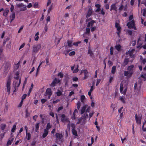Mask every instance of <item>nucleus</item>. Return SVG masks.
Segmentation results:
<instances>
[{"instance_id":"nucleus-1","label":"nucleus","mask_w":146,"mask_h":146,"mask_svg":"<svg viewBox=\"0 0 146 146\" xmlns=\"http://www.w3.org/2000/svg\"><path fill=\"white\" fill-rule=\"evenodd\" d=\"M15 80L13 82V85L15 90H17V88L19 86L21 83V79L19 78L18 76L15 77Z\"/></svg>"},{"instance_id":"nucleus-2","label":"nucleus","mask_w":146,"mask_h":146,"mask_svg":"<svg viewBox=\"0 0 146 146\" xmlns=\"http://www.w3.org/2000/svg\"><path fill=\"white\" fill-rule=\"evenodd\" d=\"M16 6L19 8L20 11H25L27 10V6L23 3L17 4Z\"/></svg>"},{"instance_id":"nucleus-3","label":"nucleus","mask_w":146,"mask_h":146,"mask_svg":"<svg viewBox=\"0 0 146 146\" xmlns=\"http://www.w3.org/2000/svg\"><path fill=\"white\" fill-rule=\"evenodd\" d=\"M88 115L87 113H85L84 115V116H82L78 120V122H77L78 124L80 123L82 124L84 123L86 120L88 118Z\"/></svg>"},{"instance_id":"nucleus-4","label":"nucleus","mask_w":146,"mask_h":146,"mask_svg":"<svg viewBox=\"0 0 146 146\" xmlns=\"http://www.w3.org/2000/svg\"><path fill=\"white\" fill-rule=\"evenodd\" d=\"M41 48V45L40 44H38L33 46L32 51L33 53H37Z\"/></svg>"},{"instance_id":"nucleus-5","label":"nucleus","mask_w":146,"mask_h":146,"mask_svg":"<svg viewBox=\"0 0 146 146\" xmlns=\"http://www.w3.org/2000/svg\"><path fill=\"white\" fill-rule=\"evenodd\" d=\"M11 79L10 78H9L7 80L6 84V87L7 89V92L8 93V94H10L11 91Z\"/></svg>"},{"instance_id":"nucleus-6","label":"nucleus","mask_w":146,"mask_h":146,"mask_svg":"<svg viewBox=\"0 0 146 146\" xmlns=\"http://www.w3.org/2000/svg\"><path fill=\"white\" fill-rule=\"evenodd\" d=\"M136 52L135 49H132L127 52L126 54L127 55H129L131 58H133L135 56Z\"/></svg>"},{"instance_id":"nucleus-7","label":"nucleus","mask_w":146,"mask_h":146,"mask_svg":"<svg viewBox=\"0 0 146 146\" xmlns=\"http://www.w3.org/2000/svg\"><path fill=\"white\" fill-rule=\"evenodd\" d=\"M10 67V65L8 63H6L4 67V70L3 73L4 76H6L7 74L9 71Z\"/></svg>"},{"instance_id":"nucleus-8","label":"nucleus","mask_w":146,"mask_h":146,"mask_svg":"<svg viewBox=\"0 0 146 146\" xmlns=\"http://www.w3.org/2000/svg\"><path fill=\"white\" fill-rule=\"evenodd\" d=\"M115 27L117 29V33L118 35V36L119 37V33L121 31V27L117 23H116L115 25Z\"/></svg>"},{"instance_id":"nucleus-9","label":"nucleus","mask_w":146,"mask_h":146,"mask_svg":"<svg viewBox=\"0 0 146 146\" xmlns=\"http://www.w3.org/2000/svg\"><path fill=\"white\" fill-rule=\"evenodd\" d=\"M124 2L123 1H122L121 5L120 7L119 8V10L120 11H121L123 9H124V10H125L126 9V7L127 5V1H126L125 2V5L124 4Z\"/></svg>"},{"instance_id":"nucleus-10","label":"nucleus","mask_w":146,"mask_h":146,"mask_svg":"<svg viewBox=\"0 0 146 146\" xmlns=\"http://www.w3.org/2000/svg\"><path fill=\"white\" fill-rule=\"evenodd\" d=\"M60 80L59 79L55 78V79L50 84V86L51 87L54 86L56 84L59 83Z\"/></svg>"},{"instance_id":"nucleus-11","label":"nucleus","mask_w":146,"mask_h":146,"mask_svg":"<svg viewBox=\"0 0 146 146\" xmlns=\"http://www.w3.org/2000/svg\"><path fill=\"white\" fill-rule=\"evenodd\" d=\"M52 93V92L50 88H48L46 90V96H48V98H50Z\"/></svg>"},{"instance_id":"nucleus-12","label":"nucleus","mask_w":146,"mask_h":146,"mask_svg":"<svg viewBox=\"0 0 146 146\" xmlns=\"http://www.w3.org/2000/svg\"><path fill=\"white\" fill-rule=\"evenodd\" d=\"M95 22L94 20H91L88 21L87 24V27L88 28L92 27L94 26V24Z\"/></svg>"},{"instance_id":"nucleus-13","label":"nucleus","mask_w":146,"mask_h":146,"mask_svg":"<svg viewBox=\"0 0 146 146\" xmlns=\"http://www.w3.org/2000/svg\"><path fill=\"white\" fill-rule=\"evenodd\" d=\"M135 118L137 123L140 124L141 123V116L140 115L137 116V114H136Z\"/></svg>"},{"instance_id":"nucleus-14","label":"nucleus","mask_w":146,"mask_h":146,"mask_svg":"<svg viewBox=\"0 0 146 146\" xmlns=\"http://www.w3.org/2000/svg\"><path fill=\"white\" fill-rule=\"evenodd\" d=\"M82 73H84V79H86L88 77V72L87 70H82L81 71L80 74H82Z\"/></svg>"},{"instance_id":"nucleus-15","label":"nucleus","mask_w":146,"mask_h":146,"mask_svg":"<svg viewBox=\"0 0 146 146\" xmlns=\"http://www.w3.org/2000/svg\"><path fill=\"white\" fill-rule=\"evenodd\" d=\"M134 25V20H131L130 22L128 23L127 24V26L129 29L132 28Z\"/></svg>"},{"instance_id":"nucleus-16","label":"nucleus","mask_w":146,"mask_h":146,"mask_svg":"<svg viewBox=\"0 0 146 146\" xmlns=\"http://www.w3.org/2000/svg\"><path fill=\"white\" fill-rule=\"evenodd\" d=\"M14 139V138L12 136H11L9 138L8 140L7 143V146H8L11 144Z\"/></svg>"},{"instance_id":"nucleus-17","label":"nucleus","mask_w":146,"mask_h":146,"mask_svg":"<svg viewBox=\"0 0 146 146\" xmlns=\"http://www.w3.org/2000/svg\"><path fill=\"white\" fill-rule=\"evenodd\" d=\"M133 73V72H129L128 70L127 71H125L124 72V75L125 76H127L128 77H130L132 74Z\"/></svg>"},{"instance_id":"nucleus-18","label":"nucleus","mask_w":146,"mask_h":146,"mask_svg":"<svg viewBox=\"0 0 146 146\" xmlns=\"http://www.w3.org/2000/svg\"><path fill=\"white\" fill-rule=\"evenodd\" d=\"M61 121L63 122L69 121L68 118L66 117L65 115L64 114L61 115Z\"/></svg>"},{"instance_id":"nucleus-19","label":"nucleus","mask_w":146,"mask_h":146,"mask_svg":"<svg viewBox=\"0 0 146 146\" xmlns=\"http://www.w3.org/2000/svg\"><path fill=\"white\" fill-rule=\"evenodd\" d=\"M56 139L57 140L60 141V140L63 137V135L62 134L57 133L56 134Z\"/></svg>"},{"instance_id":"nucleus-20","label":"nucleus","mask_w":146,"mask_h":146,"mask_svg":"<svg viewBox=\"0 0 146 146\" xmlns=\"http://www.w3.org/2000/svg\"><path fill=\"white\" fill-rule=\"evenodd\" d=\"M114 10L115 11H117V7L116 4H112L111 5L110 10Z\"/></svg>"},{"instance_id":"nucleus-21","label":"nucleus","mask_w":146,"mask_h":146,"mask_svg":"<svg viewBox=\"0 0 146 146\" xmlns=\"http://www.w3.org/2000/svg\"><path fill=\"white\" fill-rule=\"evenodd\" d=\"M92 11L90 8H89L88 10V12L86 13V17L87 18L90 17L92 15Z\"/></svg>"},{"instance_id":"nucleus-22","label":"nucleus","mask_w":146,"mask_h":146,"mask_svg":"<svg viewBox=\"0 0 146 146\" xmlns=\"http://www.w3.org/2000/svg\"><path fill=\"white\" fill-rule=\"evenodd\" d=\"M141 87V85L140 84H137L136 83L134 85V89L135 90L137 89V90H139Z\"/></svg>"},{"instance_id":"nucleus-23","label":"nucleus","mask_w":146,"mask_h":146,"mask_svg":"<svg viewBox=\"0 0 146 146\" xmlns=\"http://www.w3.org/2000/svg\"><path fill=\"white\" fill-rule=\"evenodd\" d=\"M10 20H11V22L12 21L15 19V14L14 13H12L10 16Z\"/></svg>"},{"instance_id":"nucleus-24","label":"nucleus","mask_w":146,"mask_h":146,"mask_svg":"<svg viewBox=\"0 0 146 146\" xmlns=\"http://www.w3.org/2000/svg\"><path fill=\"white\" fill-rule=\"evenodd\" d=\"M48 131L47 129H44V133L42 135V137L43 138L45 137H46L48 134Z\"/></svg>"},{"instance_id":"nucleus-25","label":"nucleus","mask_w":146,"mask_h":146,"mask_svg":"<svg viewBox=\"0 0 146 146\" xmlns=\"http://www.w3.org/2000/svg\"><path fill=\"white\" fill-rule=\"evenodd\" d=\"M87 107V106L85 105L83 107H82V108L81 110V114H82L83 113H84V112Z\"/></svg>"},{"instance_id":"nucleus-26","label":"nucleus","mask_w":146,"mask_h":146,"mask_svg":"<svg viewBox=\"0 0 146 146\" xmlns=\"http://www.w3.org/2000/svg\"><path fill=\"white\" fill-rule=\"evenodd\" d=\"M140 77L142 79V80L145 81L146 78V74L141 73V74Z\"/></svg>"},{"instance_id":"nucleus-27","label":"nucleus","mask_w":146,"mask_h":146,"mask_svg":"<svg viewBox=\"0 0 146 146\" xmlns=\"http://www.w3.org/2000/svg\"><path fill=\"white\" fill-rule=\"evenodd\" d=\"M9 12V10L8 9H6L3 13V15L5 17H7Z\"/></svg>"},{"instance_id":"nucleus-28","label":"nucleus","mask_w":146,"mask_h":146,"mask_svg":"<svg viewBox=\"0 0 146 146\" xmlns=\"http://www.w3.org/2000/svg\"><path fill=\"white\" fill-rule=\"evenodd\" d=\"M88 53L90 54V56L92 57L93 56V53L92 50L91 48L89 47L88 50Z\"/></svg>"},{"instance_id":"nucleus-29","label":"nucleus","mask_w":146,"mask_h":146,"mask_svg":"<svg viewBox=\"0 0 146 146\" xmlns=\"http://www.w3.org/2000/svg\"><path fill=\"white\" fill-rule=\"evenodd\" d=\"M134 67V65H131L130 66H129L127 68V70L129 72H133V69Z\"/></svg>"},{"instance_id":"nucleus-30","label":"nucleus","mask_w":146,"mask_h":146,"mask_svg":"<svg viewBox=\"0 0 146 146\" xmlns=\"http://www.w3.org/2000/svg\"><path fill=\"white\" fill-rule=\"evenodd\" d=\"M78 113V111L76 109L73 113V116H72V119H75L76 118L75 115L76 113Z\"/></svg>"},{"instance_id":"nucleus-31","label":"nucleus","mask_w":146,"mask_h":146,"mask_svg":"<svg viewBox=\"0 0 146 146\" xmlns=\"http://www.w3.org/2000/svg\"><path fill=\"white\" fill-rule=\"evenodd\" d=\"M20 64V61H19L16 64H15L14 65V68L15 70L18 69L19 67Z\"/></svg>"},{"instance_id":"nucleus-32","label":"nucleus","mask_w":146,"mask_h":146,"mask_svg":"<svg viewBox=\"0 0 146 146\" xmlns=\"http://www.w3.org/2000/svg\"><path fill=\"white\" fill-rule=\"evenodd\" d=\"M52 127V125L50 123H47L46 129H47L48 131Z\"/></svg>"},{"instance_id":"nucleus-33","label":"nucleus","mask_w":146,"mask_h":146,"mask_svg":"<svg viewBox=\"0 0 146 146\" xmlns=\"http://www.w3.org/2000/svg\"><path fill=\"white\" fill-rule=\"evenodd\" d=\"M38 35H39V32H37L35 34V37H35L34 40H35L37 41L38 40V38H39Z\"/></svg>"},{"instance_id":"nucleus-34","label":"nucleus","mask_w":146,"mask_h":146,"mask_svg":"<svg viewBox=\"0 0 146 146\" xmlns=\"http://www.w3.org/2000/svg\"><path fill=\"white\" fill-rule=\"evenodd\" d=\"M68 43V46L69 47L72 46L73 45V43H72V42L70 40H68L67 41Z\"/></svg>"},{"instance_id":"nucleus-35","label":"nucleus","mask_w":146,"mask_h":146,"mask_svg":"<svg viewBox=\"0 0 146 146\" xmlns=\"http://www.w3.org/2000/svg\"><path fill=\"white\" fill-rule=\"evenodd\" d=\"M115 48L118 50L119 51L121 50V46L119 44H116L115 46Z\"/></svg>"},{"instance_id":"nucleus-36","label":"nucleus","mask_w":146,"mask_h":146,"mask_svg":"<svg viewBox=\"0 0 146 146\" xmlns=\"http://www.w3.org/2000/svg\"><path fill=\"white\" fill-rule=\"evenodd\" d=\"M62 92L61 91L58 90L56 92V94L57 96H61L62 94Z\"/></svg>"},{"instance_id":"nucleus-37","label":"nucleus","mask_w":146,"mask_h":146,"mask_svg":"<svg viewBox=\"0 0 146 146\" xmlns=\"http://www.w3.org/2000/svg\"><path fill=\"white\" fill-rule=\"evenodd\" d=\"M116 69V67L115 66H114L112 67V68L111 72L112 74H114L115 71Z\"/></svg>"},{"instance_id":"nucleus-38","label":"nucleus","mask_w":146,"mask_h":146,"mask_svg":"<svg viewBox=\"0 0 146 146\" xmlns=\"http://www.w3.org/2000/svg\"><path fill=\"white\" fill-rule=\"evenodd\" d=\"M26 137H27V140H29L31 137V135L30 133L27 132L26 133Z\"/></svg>"},{"instance_id":"nucleus-39","label":"nucleus","mask_w":146,"mask_h":146,"mask_svg":"<svg viewBox=\"0 0 146 146\" xmlns=\"http://www.w3.org/2000/svg\"><path fill=\"white\" fill-rule=\"evenodd\" d=\"M129 61V60L128 58H125L123 64L124 66L126 65L127 64Z\"/></svg>"},{"instance_id":"nucleus-40","label":"nucleus","mask_w":146,"mask_h":146,"mask_svg":"<svg viewBox=\"0 0 146 146\" xmlns=\"http://www.w3.org/2000/svg\"><path fill=\"white\" fill-rule=\"evenodd\" d=\"M16 128V125H14L13 126V127L11 129V131L12 132H14L15 131V130Z\"/></svg>"},{"instance_id":"nucleus-41","label":"nucleus","mask_w":146,"mask_h":146,"mask_svg":"<svg viewBox=\"0 0 146 146\" xmlns=\"http://www.w3.org/2000/svg\"><path fill=\"white\" fill-rule=\"evenodd\" d=\"M72 131L73 134L74 135H75L76 136L77 135V132L74 129H72Z\"/></svg>"},{"instance_id":"nucleus-42","label":"nucleus","mask_w":146,"mask_h":146,"mask_svg":"<svg viewBox=\"0 0 146 146\" xmlns=\"http://www.w3.org/2000/svg\"><path fill=\"white\" fill-rule=\"evenodd\" d=\"M39 123H37L35 125V131H37L38 130L39 128Z\"/></svg>"},{"instance_id":"nucleus-43","label":"nucleus","mask_w":146,"mask_h":146,"mask_svg":"<svg viewBox=\"0 0 146 146\" xmlns=\"http://www.w3.org/2000/svg\"><path fill=\"white\" fill-rule=\"evenodd\" d=\"M6 125L5 124H3L1 125V128L2 129L4 130L5 128Z\"/></svg>"},{"instance_id":"nucleus-44","label":"nucleus","mask_w":146,"mask_h":146,"mask_svg":"<svg viewBox=\"0 0 146 146\" xmlns=\"http://www.w3.org/2000/svg\"><path fill=\"white\" fill-rule=\"evenodd\" d=\"M110 54L111 55L113 54V47H111L110 49Z\"/></svg>"},{"instance_id":"nucleus-45","label":"nucleus","mask_w":146,"mask_h":146,"mask_svg":"<svg viewBox=\"0 0 146 146\" xmlns=\"http://www.w3.org/2000/svg\"><path fill=\"white\" fill-rule=\"evenodd\" d=\"M123 89V86L122 83H121L120 84V92H121Z\"/></svg>"},{"instance_id":"nucleus-46","label":"nucleus","mask_w":146,"mask_h":146,"mask_svg":"<svg viewBox=\"0 0 146 146\" xmlns=\"http://www.w3.org/2000/svg\"><path fill=\"white\" fill-rule=\"evenodd\" d=\"M77 109L79 110L80 108V101L78 102L77 104Z\"/></svg>"},{"instance_id":"nucleus-47","label":"nucleus","mask_w":146,"mask_h":146,"mask_svg":"<svg viewBox=\"0 0 146 146\" xmlns=\"http://www.w3.org/2000/svg\"><path fill=\"white\" fill-rule=\"evenodd\" d=\"M85 98V97L84 95H82L81 97V100L82 102H83Z\"/></svg>"},{"instance_id":"nucleus-48","label":"nucleus","mask_w":146,"mask_h":146,"mask_svg":"<svg viewBox=\"0 0 146 146\" xmlns=\"http://www.w3.org/2000/svg\"><path fill=\"white\" fill-rule=\"evenodd\" d=\"M94 139L93 137H91V143H90V144H88V146H91L92 145V144L94 143Z\"/></svg>"},{"instance_id":"nucleus-49","label":"nucleus","mask_w":146,"mask_h":146,"mask_svg":"<svg viewBox=\"0 0 146 146\" xmlns=\"http://www.w3.org/2000/svg\"><path fill=\"white\" fill-rule=\"evenodd\" d=\"M52 9V6H50L48 10V13H49L51 11Z\"/></svg>"},{"instance_id":"nucleus-50","label":"nucleus","mask_w":146,"mask_h":146,"mask_svg":"<svg viewBox=\"0 0 146 146\" xmlns=\"http://www.w3.org/2000/svg\"><path fill=\"white\" fill-rule=\"evenodd\" d=\"M111 107L112 108L113 110H114L116 109V106L115 105L112 104Z\"/></svg>"},{"instance_id":"nucleus-51","label":"nucleus","mask_w":146,"mask_h":146,"mask_svg":"<svg viewBox=\"0 0 146 146\" xmlns=\"http://www.w3.org/2000/svg\"><path fill=\"white\" fill-rule=\"evenodd\" d=\"M80 41H78L76 42H74L73 43V45L76 46H77L78 45V44H80Z\"/></svg>"},{"instance_id":"nucleus-52","label":"nucleus","mask_w":146,"mask_h":146,"mask_svg":"<svg viewBox=\"0 0 146 146\" xmlns=\"http://www.w3.org/2000/svg\"><path fill=\"white\" fill-rule=\"evenodd\" d=\"M127 33L130 35H131L132 34V32L130 30H128Z\"/></svg>"},{"instance_id":"nucleus-53","label":"nucleus","mask_w":146,"mask_h":146,"mask_svg":"<svg viewBox=\"0 0 146 146\" xmlns=\"http://www.w3.org/2000/svg\"><path fill=\"white\" fill-rule=\"evenodd\" d=\"M96 26H93L91 27V31L92 32L94 31L96 29Z\"/></svg>"},{"instance_id":"nucleus-54","label":"nucleus","mask_w":146,"mask_h":146,"mask_svg":"<svg viewBox=\"0 0 146 146\" xmlns=\"http://www.w3.org/2000/svg\"><path fill=\"white\" fill-rule=\"evenodd\" d=\"M101 13L102 15H104L105 14V11H104V9L103 8H102L101 10Z\"/></svg>"},{"instance_id":"nucleus-55","label":"nucleus","mask_w":146,"mask_h":146,"mask_svg":"<svg viewBox=\"0 0 146 146\" xmlns=\"http://www.w3.org/2000/svg\"><path fill=\"white\" fill-rule=\"evenodd\" d=\"M27 78H26L25 79V82H24V83H23V89L24 88L25 86V84H26V82H27Z\"/></svg>"},{"instance_id":"nucleus-56","label":"nucleus","mask_w":146,"mask_h":146,"mask_svg":"<svg viewBox=\"0 0 146 146\" xmlns=\"http://www.w3.org/2000/svg\"><path fill=\"white\" fill-rule=\"evenodd\" d=\"M75 54V52L73 51L70 52L69 53V55L70 56L74 55Z\"/></svg>"},{"instance_id":"nucleus-57","label":"nucleus","mask_w":146,"mask_h":146,"mask_svg":"<svg viewBox=\"0 0 146 146\" xmlns=\"http://www.w3.org/2000/svg\"><path fill=\"white\" fill-rule=\"evenodd\" d=\"M101 79H98L97 80V82L96 84V86H97L98 84H99V83L101 81Z\"/></svg>"},{"instance_id":"nucleus-58","label":"nucleus","mask_w":146,"mask_h":146,"mask_svg":"<svg viewBox=\"0 0 146 146\" xmlns=\"http://www.w3.org/2000/svg\"><path fill=\"white\" fill-rule=\"evenodd\" d=\"M121 101L123 103H125V99L123 97H121L120 99Z\"/></svg>"},{"instance_id":"nucleus-59","label":"nucleus","mask_w":146,"mask_h":146,"mask_svg":"<svg viewBox=\"0 0 146 146\" xmlns=\"http://www.w3.org/2000/svg\"><path fill=\"white\" fill-rule=\"evenodd\" d=\"M9 104L8 103H6L5 105V110H7L8 108Z\"/></svg>"},{"instance_id":"nucleus-60","label":"nucleus","mask_w":146,"mask_h":146,"mask_svg":"<svg viewBox=\"0 0 146 146\" xmlns=\"http://www.w3.org/2000/svg\"><path fill=\"white\" fill-rule=\"evenodd\" d=\"M58 76H59L61 78L63 77V74L61 72L58 73Z\"/></svg>"},{"instance_id":"nucleus-61","label":"nucleus","mask_w":146,"mask_h":146,"mask_svg":"<svg viewBox=\"0 0 146 146\" xmlns=\"http://www.w3.org/2000/svg\"><path fill=\"white\" fill-rule=\"evenodd\" d=\"M86 33H89L90 32V29L89 28H87L86 29Z\"/></svg>"},{"instance_id":"nucleus-62","label":"nucleus","mask_w":146,"mask_h":146,"mask_svg":"<svg viewBox=\"0 0 146 146\" xmlns=\"http://www.w3.org/2000/svg\"><path fill=\"white\" fill-rule=\"evenodd\" d=\"M113 77H110L109 80V83H110L113 80Z\"/></svg>"},{"instance_id":"nucleus-63","label":"nucleus","mask_w":146,"mask_h":146,"mask_svg":"<svg viewBox=\"0 0 146 146\" xmlns=\"http://www.w3.org/2000/svg\"><path fill=\"white\" fill-rule=\"evenodd\" d=\"M23 26H22L20 27L19 29V30L18 31V33H20L21 32V31L23 29Z\"/></svg>"},{"instance_id":"nucleus-64","label":"nucleus","mask_w":146,"mask_h":146,"mask_svg":"<svg viewBox=\"0 0 146 146\" xmlns=\"http://www.w3.org/2000/svg\"><path fill=\"white\" fill-rule=\"evenodd\" d=\"M46 101V100L44 99H42L41 100V102L42 104L44 103Z\"/></svg>"}]
</instances>
